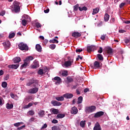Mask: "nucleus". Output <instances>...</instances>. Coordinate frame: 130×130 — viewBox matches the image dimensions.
<instances>
[{"label": "nucleus", "instance_id": "30", "mask_svg": "<svg viewBox=\"0 0 130 130\" xmlns=\"http://www.w3.org/2000/svg\"><path fill=\"white\" fill-rule=\"evenodd\" d=\"M61 75L63 77H68L69 74L68 73V71L64 70L62 72Z\"/></svg>", "mask_w": 130, "mask_h": 130}, {"label": "nucleus", "instance_id": "1", "mask_svg": "<svg viewBox=\"0 0 130 130\" xmlns=\"http://www.w3.org/2000/svg\"><path fill=\"white\" fill-rule=\"evenodd\" d=\"M22 6H23V4H22V3L18 1H15L13 2L14 8L12 11L15 12V13H19L21 11V7H22Z\"/></svg>", "mask_w": 130, "mask_h": 130}, {"label": "nucleus", "instance_id": "40", "mask_svg": "<svg viewBox=\"0 0 130 130\" xmlns=\"http://www.w3.org/2000/svg\"><path fill=\"white\" fill-rule=\"evenodd\" d=\"M86 121H81L80 123V125L81 127H85Z\"/></svg>", "mask_w": 130, "mask_h": 130}, {"label": "nucleus", "instance_id": "55", "mask_svg": "<svg viewBox=\"0 0 130 130\" xmlns=\"http://www.w3.org/2000/svg\"><path fill=\"white\" fill-rule=\"evenodd\" d=\"M78 9H79V5L77 4L76 5L74 6V11H78Z\"/></svg>", "mask_w": 130, "mask_h": 130}, {"label": "nucleus", "instance_id": "52", "mask_svg": "<svg viewBox=\"0 0 130 130\" xmlns=\"http://www.w3.org/2000/svg\"><path fill=\"white\" fill-rule=\"evenodd\" d=\"M111 24H114L115 23V18H112L110 20Z\"/></svg>", "mask_w": 130, "mask_h": 130}, {"label": "nucleus", "instance_id": "23", "mask_svg": "<svg viewBox=\"0 0 130 130\" xmlns=\"http://www.w3.org/2000/svg\"><path fill=\"white\" fill-rule=\"evenodd\" d=\"M14 63H19L21 61V58L20 57H16L13 59Z\"/></svg>", "mask_w": 130, "mask_h": 130}, {"label": "nucleus", "instance_id": "34", "mask_svg": "<svg viewBox=\"0 0 130 130\" xmlns=\"http://www.w3.org/2000/svg\"><path fill=\"white\" fill-rule=\"evenodd\" d=\"M44 113H45V112L44 110H41L38 113V114L39 116H41V117H43V116H44Z\"/></svg>", "mask_w": 130, "mask_h": 130}, {"label": "nucleus", "instance_id": "61", "mask_svg": "<svg viewBox=\"0 0 130 130\" xmlns=\"http://www.w3.org/2000/svg\"><path fill=\"white\" fill-rule=\"evenodd\" d=\"M126 31L124 29H119V33H125Z\"/></svg>", "mask_w": 130, "mask_h": 130}, {"label": "nucleus", "instance_id": "41", "mask_svg": "<svg viewBox=\"0 0 130 130\" xmlns=\"http://www.w3.org/2000/svg\"><path fill=\"white\" fill-rule=\"evenodd\" d=\"M15 35H16L15 32H12L11 34H9V38L10 39H12V38H14V37H15Z\"/></svg>", "mask_w": 130, "mask_h": 130}, {"label": "nucleus", "instance_id": "15", "mask_svg": "<svg viewBox=\"0 0 130 130\" xmlns=\"http://www.w3.org/2000/svg\"><path fill=\"white\" fill-rule=\"evenodd\" d=\"M78 109H77V107L75 106L73 107L72 108L71 110V113L72 114H77L78 113Z\"/></svg>", "mask_w": 130, "mask_h": 130}, {"label": "nucleus", "instance_id": "57", "mask_svg": "<svg viewBox=\"0 0 130 130\" xmlns=\"http://www.w3.org/2000/svg\"><path fill=\"white\" fill-rule=\"evenodd\" d=\"M25 125H23L20 127H19L17 128V130H21V129H23V128H24V127H25Z\"/></svg>", "mask_w": 130, "mask_h": 130}, {"label": "nucleus", "instance_id": "14", "mask_svg": "<svg viewBox=\"0 0 130 130\" xmlns=\"http://www.w3.org/2000/svg\"><path fill=\"white\" fill-rule=\"evenodd\" d=\"M93 130H102V128H101V126L100 125V124L98 123V122L95 124L93 127Z\"/></svg>", "mask_w": 130, "mask_h": 130}, {"label": "nucleus", "instance_id": "56", "mask_svg": "<svg viewBox=\"0 0 130 130\" xmlns=\"http://www.w3.org/2000/svg\"><path fill=\"white\" fill-rule=\"evenodd\" d=\"M79 59H81V60H82V59H83V57H81V56L80 55H78V57L76 58V61H78V60H79Z\"/></svg>", "mask_w": 130, "mask_h": 130}, {"label": "nucleus", "instance_id": "60", "mask_svg": "<svg viewBox=\"0 0 130 130\" xmlns=\"http://www.w3.org/2000/svg\"><path fill=\"white\" fill-rule=\"evenodd\" d=\"M47 127V124H44L43 125V126L41 127V129H44V128H46Z\"/></svg>", "mask_w": 130, "mask_h": 130}, {"label": "nucleus", "instance_id": "46", "mask_svg": "<svg viewBox=\"0 0 130 130\" xmlns=\"http://www.w3.org/2000/svg\"><path fill=\"white\" fill-rule=\"evenodd\" d=\"M27 22H28L25 19H23L22 20V24L23 25V26H26V25H27Z\"/></svg>", "mask_w": 130, "mask_h": 130}, {"label": "nucleus", "instance_id": "21", "mask_svg": "<svg viewBox=\"0 0 130 130\" xmlns=\"http://www.w3.org/2000/svg\"><path fill=\"white\" fill-rule=\"evenodd\" d=\"M51 111H52V114H58V112H59L58 109L55 108H52Z\"/></svg>", "mask_w": 130, "mask_h": 130}, {"label": "nucleus", "instance_id": "53", "mask_svg": "<svg viewBox=\"0 0 130 130\" xmlns=\"http://www.w3.org/2000/svg\"><path fill=\"white\" fill-rule=\"evenodd\" d=\"M6 15V11L3 10L0 12V16H5Z\"/></svg>", "mask_w": 130, "mask_h": 130}, {"label": "nucleus", "instance_id": "7", "mask_svg": "<svg viewBox=\"0 0 130 130\" xmlns=\"http://www.w3.org/2000/svg\"><path fill=\"white\" fill-rule=\"evenodd\" d=\"M3 44L5 50H8L11 47V43L9 41L4 42Z\"/></svg>", "mask_w": 130, "mask_h": 130}, {"label": "nucleus", "instance_id": "4", "mask_svg": "<svg viewBox=\"0 0 130 130\" xmlns=\"http://www.w3.org/2000/svg\"><path fill=\"white\" fill-rule=\"evenodd\" d=\"M18 48H19L20 50H25L26 51L29 50V47H28V45H27L26 44H24L23 42L18 44Z\"/></svg>", "mask_w": 130, "mask_h": 130}, {"label": "nucleus", "instance_id": "24", "mask_svg": "<svg viewBox=\"0 0 130 130\" xmlns=\"http://www.w3.org/2000/svg\"><path fill=\"white\" fill-rule=\"evenodd\" d=\"M110 17V16L108 14L106 13L104 16L105 22H108Z\"/></svg>", "mask_w": 130, "mask_h": 130}, {"label": "nucleus", "instance_id": "5", "mask_svg": "<svg viewBox=\"0 0 130 130\" xmlns=\"http://www.w3.org/2000/svg\"><path fill=\"white\" fill-rule=\"evenodd\" d=\"M39 88L38 87H35L34 88H30L28 90V93L29 94H36L38 92Z\"/></svg>", "mask_w": 130, "mask_h": 130}, {"label": "nucleus", "instance_id": "12", "mask_svg": "<svg viewBox=\"0 0 130 130\" xmlns=\"http://www.w3.org/2000/svg\"><path fill=\"white\" fill-rule=\"evenodd\" d=\"M63 96L64 98H66V99H71L74 97V94L73 93H67L63 94Z\"/></svg>", "mask_w": 130, "mask_h": 130}, {"label": "nucleus", "instance_id": "10", "mask_svg": "<svg viewBox=\"0 0 130 130\" xmlns=\"http://www.w3.org/2000/svg\"><path fill=\"white\" fill-rule=\"evenodd\" d=\"M102 67V63L99 62L98 61H95L93 64L94 69H99Z\"/></svg>", "mask_w": 130, "mask_h": 130}, {"label": "nucleus", "instance_id": "35", "mask_svg": "<svg viewBox=\"0 0 130 130\" xmlns=\"http://www.w3.org/2000/svg\"><path fill=\"white\" fill-rule=\"evenodd\" d=\"M50 43H58V41L55 39L50 40L49 41Z\"/></svg>", "mask_w": 130, "mask_h": 130}, {"label": "nucleus", "instance_id": "48", "mask_svg": "<svg viewBox=\"0 0 130 130\" xmlns=\"http://www.w3.org/2000/svg\"><path fill=\"white\" fill-rule=\"evenodd\" d=\"M36 26L37 28H41L42 25H41V24L39 22H36Z\"/></svg>", "mask_w": 130, "mask_h": 130}, {"label": "nucleus", "instance_id": "51", "mask_svg": "<svg viewBox=\"0 0 130 130\" xmlns=\"http://www.w3.org/2000/svg\"><path fill=\"white\" fill-rule=\"evenodd\" d=\"M10 79V75H6V76L4 77V81H8Z\"/></svg>", "mask_w": 130, "mask_h": 130}, {"label": "nucleus", "instance_id": "58", "mask_svg": "<svg viewBox=\"0 0 130 130\" xmlns=\"http://www.w3.org/2000/svg\"><path fill=\"white\" fill-rule=\"evenodd\" d=\"M52 123H58V121L56 119H53L52 121Z\"/></svg>", "mask_w": 130, "mask_h": 130}, {"label": "nucleus", "instance_id": "42", "mask_svg": "<svg viewBox=\"0 0 130 130\" xmlns=\"http://www.w3.org/2000/svg\"><path fill=\"white\" fill-rule=\"evenodd\" d=\"M21 124H23V122H17L14 124V126H16V127H19Z\"/></svg>", "mask_w": 130, "mask_h": 130}, {"label": "nucleus", "instance_id": "62", "mask_svg": "<svg viewBox=\"0 0 130 130\" xmlns=\"http://www.w3.org/2000/svg\"><path fill=\"white\" fill-rule=\"evenodd\" d=\"M44 13H45V14H47L49 13V9H47L46 10H44Z\"/></svg>", "mask_w": 130, "mask_h": 130}, {"label": "nucleus", "instance_id": "49", "mask_svg": "<svg viewBox=\"0 0 130 130\" xmlns=\"http://www.w3.org/2000/svg\"><path fill=\"white\" fill-rule=\"evenodd\" d=\"M49 47L51 49H55V47H56V46L54 44H51L49 46Z\"/></svg>", "mask_w": 130, "mask_h": 130}, {"label": "nucleus", "instance_id": "8", "mask_svg": "<svg viewBox=\"0 0 130 130\" xmlns=\"http://www.w3.org/2000/svg\"><path fill=\"white\" fill-rule=\"evenodd\" d=\"M56 81V82L55 83V85H58L60 84L62 81L61 80V78L58 76L55 77L54 78L52 79V81Z\"/></svg>", "mask_w": 130, "mask_h": 130}, {"label": "nucleus", "instance_id": "39", "mask_svg": "<svg viewBox=\"0 0 130 130\" xmlns=\"http://www.w3.org/2000/svg\"><path fill=\"white\" fill-rule=\"evenodd\" d=\"M24 18L27 22H30L31 19H30V16L27 15H24Z\"/></svg>", "mask_w": 130, "mask_h": 130}, {"label": "nucleus", "instance_id": "54", "mask_svg": "<svg viewBox=\"0 0 130 130\" xmlns=\"http://www.w3.org/2000/svg\"><path fill=\"white\" fill-rule=\"evenodd\" d=\"M82 51H83L82 49H77L76 50V52H77V53H80L82 52Z\"/></svg>", "mask_w": 130, "mask_h": 130}, {"label": "nucleus", "instance_id": "16", "mask_svg": "<svg viewBox=\"0 0 130 130\" xmlns=\"http://www.w3.org/2000/svg\"><path fill=\"white\" fill-rule=\"evenodd\" d=\"M39 62L35 60L34 61V64L32 66L31 68L32 69H37V68H39Z\"/></svg>", "mask_w": 130, "mask_h": 130}, {"label": "nucleus", "instance_id": "20", "mask_svg": "<svg viewBox=\"0 0 130 130\" xmlns=\"http://www.w3.org/2000/svg\"><path fill=\"white\" fill-rule=\"evenodd\" d=\"M36 49L38 52H41V51H42V47H41L40 44H37L36 45Z\"/></svg>", "mask_w": 130, "mask_h": 130}, {"label": "nucleus", "instance_id": "38", "mask_svg": "<svg viewBox=\"0 0 130 130\" xmlns=\"http://www.w3.org/2000/svg\"><path fill=\"white\" fill-rule=\"evenodd\" d=\"M36 121H37V120H36V118L35 117H32L29 119V122H35Z\"/></svg>", "mask_w": 130, "mask_h": 130}, {"label": "nucleus", "instance_id": "29", "mask_svg": "<svg viewBox=\"0 0 130 130\" xmlns=\"http://www.w3.org/2000/svg\"><path fill=\"white\" fill-rule=\"evenodd\" d=\"M83 102V96H80L78 98L77 104H81Z\"/></svg>", "mask_w": 130, "mask_h": 130}, {"label": "nucleus", "instance_id": "63", "mask_svg": "<svg viewBox=\"0 0 130 130\" xmlns=\"http://www.w3.org/2000/svg\"><path fill=\"white\" fill-rule=\"evenodd\" d=\"M89 91H90V90L88 88H86L84 90V93H87V92H89Z\"/></svg>", "mask_w": 130, "mask_h": 130}, {"label": "nucleus", "instance_id": "36", "mask_svg": "<svg viewBox=\"0 0 130 130\" xmlns=\"http://www.w3.org/2000/svg\"><path fill=\"white\" fill-rule=\"evenodd\" d=\"M79 10L80 11H87V10H88V8H87V7H86V6H84L83 7H79Z\"/></svg>", "mask_w": 130, "mask_h": 130}, {"label": "nucleus", "instance_id": "44", "mask_svg": "<svg viewBox=\"0 0 130 130\" xmlns=\"http://www.w3.org/2000/svg\"><path fill=\"white\" fill-rule=\"evenodd\" d=\"M8 86V83L6 82H3L2 83V86L3 88H7V86Z\"/></svg>", "mask_w": 130, "mask_h": 130}, {"label": "nucleus", "instance_id": "50", "mask_svg": "<svg viewBox=\"0 0 130 130\" xmlns=\"http://www.w3.org/2000/svg\"><path fill=\"white\" fill-rule=\"evenodd\" d=\"M125 5H126V3H121L119 5L120 9H122V8H123V7H124Z\"/></svg>", "mask_w": 130, "mask_h": 130}, {"label": "nucleus", "instance_id": "28", "mask_svg": "<svg viewBox=\"0 0 130 130\" xmlns=\"http://www.w3.org/2000/svg\"><path fill=\"white\" fill-rule=\"evenodd\" d=\"M55 99L57 101H63V100H64V96H63V95L62 96H61L60 97H56Z\"/></svg>", "mask_w": 130, "mask_h": 130}, {"label": "nucleus", "instance_id": "26", "mask_svg": "<svg viewBox=\"0 0 130 130\" xmlns=\"http://www.w3.org/2000/svg\"><path fill=\"white\" fill-rule=\"evenodd\" d=\"M64 116H66V115L64 114H59L57 115L56 118V119H58V118L59 119L63 118V117H64Z\"/></svg>", "mask_w": 130, "mask_h": 130}, {"label": "nucleus", "instance_id": "45", "mask_svg": "<svg viewBox=\"0 0 130 130\" xmlns=\"http://www.w3.org/2000/svg\"><path fill=\"white\" fill-rule=\"evenodd\" d=\"M38 75H42L44 74V72H43V69H40L38 72Z\"/></svg>", "mask_w": 130, "mask_h": 130}, {"label": "nucleus", "instance_id": "3", "mask_svg": "<svg viewBox=\"0 0 130 130\" xmlns=\"http://www.w3.org/2000/svg\"><path fill=\"white\" fill-rule=\"evenodd\" d=\"M96 110V106H91L89 107H86L85 108V112L87 114L91 113V112H94Z\"/></svg>", "mask_w": 130, "mask_h": 130}, {"label": "nucleus", "instance_id": "18", "mask_svg": "<svg viewBox=\"0 0 130 130\" xmlns=\"http://www.w3.org/2000/svg\"><path fill=\"white\" fill-rule=\"evenodd\" d=\"M73 37H75V38H79V37H81V34L78 31L74 32L72 34Z\"/></svg>", "mask_w": 130, "mask_h": 130}, {"label": "nucleus", "instance_id": "31", "mask_svg": "<svg viewBox=\"0 0 130 130\" xmlns=\"http://www.w3.org/2000/svg\"><path fill=\"white\" fill-rule=\"evenodd\" d=\"M67 83H72V82H74V79L70 76L67 77Z\"/></svg>", "mask_w": 130, "mask_h": 130}, {"label": "nucleus", "instance_id": "43", "mask_svg": "<svg viewBox=\"0 0 130 130\" xmlns=\"http://www.w3.org/2000/svg\"><path fill=\"white\" fill-rule=\"evenodd\" d=\"M28 114L30 115V116H32L34 114H35V112L33 110H30L28 112Z\"/></svg>", "mask_w": 130, "mask_h": 130}, {"label": "nucleus", "instance_id": "32", "mask_svg": "<svg viewBox=\"0 0 130 130\" xmlns=\"http://www.w3.org/2000/svg\"><path fill=\"white\" fill-rule=\"evenodd\" d=\"M28 66V62L24 61V63L21 65V70H23V69H25Z\"/></svg>", "mask_w": 130, "mask_h": 130}, {"label": "nucleus", "instance_id": "25", "mask_svg": "<svg viewBox=\"0 0 130 130\" xmlns=\"http://www.w3.org/2000/svg\"><path fill=\"white\" fill-rule=\"evenodd\" d=\"M14 107V105H13V104H9V103H7L6 104V108L7 109H13V108Z\"/></svg>", "mask_w": 130, "mask_h": 130}, {"label": "nucleus", "instance_id": "47", "mask_svg": "<svg viewBox=\"0 0 130 130\" xmlns=\"http://www.w3.org/2000/svg\"><path fill=\"white\" fill-rule=\"evenodd\" d=\"M52 130H60V128L57 126H53L52 127Z\"/></svg>", "mask_w": 130, "mask_h": 130}, {"label": "nucleus", "instance_id": "33", "mask_svg": "<svg viewBox=\"0 0 130 130\" xmlns=\"http://www.w3.org/2000/svg\"><path fill=\"white\" fill-rule=\"evenodd\" d=\"M99 8H96L93 10L92 15H95V14H98L99 12Z\"/></svg>", "mask_w": 130, "mask_h": 130}, {"label": "nucleus", "instance_id": "19", "mask_svg": "<svg viewBox=\"0 0 130 130\" xmlns=\"http://www.w3.org/2000/svg\"><path fill=\"white\" fill-rule=\"evenodd\" d=\"M34 59V57H33L31 56H29L27 57L25 59H24V61H26V62H27L28 63H29L30 62V61H31V60H33Z\"/></svg>", "mask_w": 130, "mask_h": 130}, {"label": "nucleus", "instance_id": "64", "mask_svg": "<svg viewBox=\"0 0 130 130\" xmlns=\"http://www.w3.org/2000/svg\"><path fill=\"white\" fill-rule=\"evenodd\" d=\"M124 42H125V43H126V44H127V43H129V40L126 39L124 40Z\"/></svg>", "mask_w": 130, "mask_h": 130}, {"label": "nucleus", "instance_id": "6", "mask_svg": "<svg viewBox=\"0 0 130 130\" xmlns=\"http://www.w3.org/2000/svg\"><path fill=\"white\" fill-rule=\"evenodd\" d=\"M69 60L66 61L64 63V66L66 68H69L72 66V63L74 62V59H69Z\"/></svg>", "mask_w": 130, "mask_h": 130}, {"label": "nucleus", "instance_id": "27", "mask_svg": "<svg viewBox=\"0 0 130 130\" xmlns=\"http://www.w3.org/2000/svg\"><path fill=\"white\" fill-rule=\"evenodd\" d=\"M97 57H98V59L99 60H101V61H103L104 58H103V56L102 54H98L96 55Z\"/></svg>", "mask_w": 130, "mask_h": 130}, {"label": "nucleus", "instance_id": "11", "mask_svg": "<svg viewBox=\"0 0 130 130\" xmlns=\"http://www.w3.org/2000/svg\"><path fill=\"white\" fill-rule=\"evenodd\" d=\"M103 115H104V112L100 111L94 114V117L95 118H99V117H101Z\"/></svg>", "mask_w": 130, "mask_h": 130}, {"label": "nucleus", "instance_id": "59", "mask_svg": "<svg viewBox=\"0 0 130 130\" xmlns=\"http://www.w3.org/2000/svg\"><path fill=\"white\" fill-rule=\"evenodd\" d=\"M98 52H99V53H102V52H103V49H102V47H100L99 50H98Z\"/></svg>", "mask_w": 130, "mask_h": 130}, {"label": "nucleus", "instance_id": "17", "mask_svg": "<svg viewBox=\"0 0 130 130\" xmlns=\"http://www.w3.org/2000/svg\"><path fill=\"white\" fill-rule=\"evenodd\" d=\"M95 50V46H88L87 47V50L88 52H91V51H94Z\"/></svg>", "mask_w": 130, "mask_h": 130}, {"label": "nucleus", "instance_id": "22", "mask_svg": "<svg viewBox=\"0 0 130 130\" xmlns=\"http://www.w3.org/2000/svg\"><path fill=\"white\" fill-rule=\"evenodd\" d=\"M19 64H12L8 66V68H9V69H14L15 70H17V69L19 68Z\"/></svg>", "mask_w": 130, "mask_h": 130}, {"label": "nucleus", "instance_id": "9", "mask_svg": "<svg viewBox=\"0 0 130 130\" xmlns=\"http://www.w3.org/2000/svg\"><path fill=\"white\" fill-rule=\"evenodd\" d=\"M34 99V98H33L31 95H28L26 96V98H25L23 101V103H28L30 102V101H32Z\"/></svg>", "mask_w": 130, "mask_h": 130}, {"label": "nucleus", "instance_id": "2", "mask_svg": "<svg viewBox=\"0 0 130 130\" xmlns=\"http://www.w3.org/2000/svg\"><path fill=\"white\" fill-rule=\"evenodd\" d=\"M39 81L37 80L31 79L26 82L27 87H36L38 85Z\"/></svg>", "mask_w": 130, "mask_h": 130}, {"label": "nucleus", "instance_id": "13", "mask_svg": "<svg viewBox=\"0 0 130 130\" xmlns=\"http://www.w3.org/2000/svg\"><path fill=\"white\" fill-rule=\"evenodd\" d=\"M51 103L52 104L53 106H60L62 104L61 103L56 101H52Z\"/></svg>", "mask_w": 130, "mask_h": 130}, {"label": "nucleus", "instance_id": "37", "mask_svg": "<svg viewBox=\"0 0 130 130\" xmlns=\"http://www.w3.org/2000/svg\"><path fill=\"white\" fill-rule=\"evenodd\" d=\"M107 53H108L109 54H111L112 53V52H113L112 49L111 48H108L107 49Z\"/></svg>", "mask_w": 130, "mask_h": 130}]
</instances>
